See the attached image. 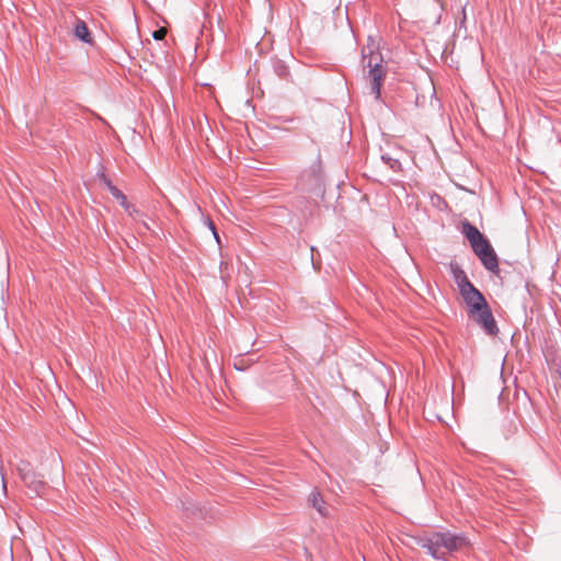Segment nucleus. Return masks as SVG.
I'll return each instance as SVG.
<instances>
[{
  "label": "nucleus",
  "mask_w": 561,
  "mask_h": 561,
  "mask_svg": "<svg viewBox=\"0 0 561 561\" xmlns=\"http://www.w3.org/2000/svg\"><path fill=\"white\" fill-rule=\"evenodd\" d=\"M415 545L426 550L433 559L446 561L447 556L458 552L470 545L468 537L460 533L424 531L412 537Z\"/></svg>",
  "instance_id": "1"
},
{
  "label": "nucleus",
  "mask_w": 561,
  "mask_h": 561,
  "mask_svg": "<svg viewBox=\"0 0 561 561\" xmlns=\"http://www.w3.org/2000/svg\"><path fill=\"white\" fill-rule=\"evenodd\" d=\"M297 185L301 191L310 193L317 197L324 196V174L319 161L314 162L305 170L298 179Z\"/></svg>",
  "instance_id": "2"
},
{
  "label": "nucleus",
  "mask_w": 561,
  "mask_h": 561,
  "mask_svg": "<svg viewBox=\"0 0 561 561\" xmlns=\"http://www.w3.org/2000/svg\"><path fill=\"white\" fill-rule=\"evenodd\" d=\"M382 58L379 56V60L374 61L373 53H369V57L363 50V66L368 68V77L370 78V90L375 98L378 100L381 93L382 82L387 75L386 68L382 66Z\"/></svg>",
  "instance_id": "3"
},
{
  "label": "nucleus",
  "mask_w": 561,
  "mask_h": 561,
  "mask_svg": "<svg viewBox=\"0 0 561 561\" xmlns=\"http://www.w3.org/2000/svg\"><path fill=\"white\" fill-rule=\"evenodd\" d=\"M468 317L473 320L486 335L495 336L499 333V327L492 313L489 304L481 307L479 310H472L467 313Z\"/></svg>",
  "instance_id": "4"
},
{
  "label": "nucleus",
  "mask_w": 561,
  "mask_h": 561,
  "mask_svg": "<svg viewBox=\"0 0 561 561\" xmlns=\"http://www.w3.org/2000/svg\"><path fill=\"white\" fill-rule=\"evenodd\" d=\"M459 294L466 305L467 313L479 310L488 304L483 294L473 284L460 290Z\"/></svg>",
  "instance_id": "5"
},
{
  "label": "nucleus",
  "mask_w": 561,
  "mask_h": 561,
  "mask_svg": "<svg viewBox=\"0 0 561 561\" xmlns=\"http://www.w3.org/2000/svg\"><path fill=\"white\" fill-rule=\"evenodd\" d=\"M478 257L485 270L492 272L493 274L500 273L499 257L492 245L484 250L480 255H478Z\"/></svg>",
  "instance_id": "6"
},
{
  "label": "nucleus",
  "mask_w": 561,
  "mask_h": 561,
  "mask_svg": "<svg viewBox=\"0 0 561 561\" xmlns=\"http://www.w3.org/2000/svg\"><path fill=\"white\" fill-rule=\"evenodd\" d=\"M111 195L119 202V205L126 210V213L135 220L141 216L140 211L127 201L126 195L118 188H111Z\"/></svg>",
  "instance_id": "7"
},
{
  "label": "nucleus",
  "mask_w": 561,
  "mask_h": 561,
  "mask_svg": "<svg viewBox=\"0 0 561 561\" xmlns=\"http://www.w3.org/2000/svg\"><path fill=\"white\" fill-rule=\"evenodd\" d=\"M449 271L458 286L459 291L472 284L468 278L466 272L457 262L453 261L449 263Z\"/></svg>",
  "instance_id": "8"
},
{
  "label": "nucleus",
  "mask_w": 561,
  "mask_h": 561,
  "mask_svg": "<svg viewBox=\"0 0 561 561\" xmlns=\"http://www.w3.org/2000/svg\"><path fill=\"white\" fill-rule=\"evenodd\" d=\"M309 502H310L311 506H312L313 508H316V510H317V512H318L322 517H327V516H329V510H328V507H327V505H325V502H324V500H323V497H322L321 493H320L317 489H314V490L311 492V494H310V496H309Z\"/></svg>",
  "instance_id": "9"
},
{
  "label": "nucleus",
  "mask_w": 561,
  "mask_h": 561,
  "mask_svg": "<svg viewBox=\"0 0 561 561\" xmlns=\"http://www.w3.org/2000/svg\"><path fill=\"white\" fill-rule=\"evenodd\" d=\"M461 232L468 239L469 243L484 237V234L481 233L479 229L468 220H463L461 222Z\"/></svg>",
  "instance_id": "10"
},
{
  "label": "nucleus",
  "mask_w": 561,
  "mask_h": 561,
  "mask_svg": "<svg viewBox=\"0 0 561 561\" xmlns=\"http://www.w3.org/2000/svg\"><path fill=\"white\" fill-rule=\"evenodd\" d=\"M272 68L274 73L280 79L287 80L290 76L289 67L282 59L273 58Z\"/></svg>",
  "instance_id": "11"
},
{
  "label": "nucleus",
  "mask_w": 561,
  "mask_h": 561,
  "mask_svg": "<svg viewBox=\"0 0 561 561\" xmlns=\"http://www.w3.org/2000/svg\"><path fill=\"white\" fill-rule=\"evenodd\" d=\"M75 35L83 43H91V33L83 21H79L75 26Z\"/></svg>",
  "instance_id": "12"
},
{
  "label": "nucleus",
  "mask_w": 561,
  "mask_h": 561,
  "mask_svg": "<svg viewBox=\"0 0 561 561\" xmlns=\"http://www.w3.org/2000/svg\"><path fill=\"white\" fill-rule=\"evenodd\" d=\"M471 248H472V251L474 252V254L478 256L480 255L484 250H486L488 248L491 247V243L490 241L488 240V238L484 236L483 238L479 239V240H476V241H472L470 243Z\"/></svg>",
  "instance_id": "13"
},
{
  "label": "nucleus",
  "mask_w": 561,
  "mask_h": 561,
  "mask_svg": "<svg viewBox=\"0 0 561 561\" xmlns=\"http://www.w3.org/2000/svg\"><path fill=\"white\" fill-rule=\"evenodd\" d=\"M381 159L385 161V163H387L389 165V168L392 171L398 172L401 170V163L398 159L391 158L388 154H382Z\"/></svg>",
  "instance_id": "14"
},
{
  "label": "nucleus",
  "mask_w": 561,
  "mask_h": 561,
  "mask_svg": "<svg viewBox=\"0 0 561 561\" xmlns=\"http://www.w3.org/2000/svg\"><path fill=\"white\" fill-rule=\"evenodd\" d=\"M101 176H102V181L104 182L105 186L107 187V190H108L110 192H111V188L116 187V186L111 182V180L104 175V173H102V175H101Z\"/></svg>",
  "instance_id": "15"
},
{
  "label": "nucleus",
  "mask_w": 561,
  "mask_h": 561,
  "mask_svg": "<svg viewBox=\"0 0 561 561\" xmlns=\"http://www.w3.org/2000/svg\"><path fill=\"white\" fill-rule=\"evenodd\" d=\"M208 227L211 230V232H213L215 239L217 240V242H219V236H218L216 226H215V224L211 220L208 221Z\"/></svg>",
  "instance_id": "16"
},
{
  "label": "nucleus",
  "mask_w": 561,
  "mask_h": 561,
  "mask_svg": "<svg viewBox=\"0 0 561 561\" xmlns=\"http://www.w3.org/2000/svg\"><path fill=\"white\" fill-rule=\"evenodd\" d=\"M152 35H153L154 39L160 41L164 36V31L163 30L154 31Z\"/></svg>",
  "instance_id": "17"
},
{
  "label": "nucleus",
  "mask_w": 561,
  "mask_h": 561,
  "mask_svg": "<svg viewBox=\"0 0 561 561\" xmlns=\"http://www.w3.org/2000/svg\"><path fill=\"white\" fill-rule=\"evenodd\" d=\"M234 368L237 370L243 371L245 369V367L243 366V359H240V360L234 363Z\"/></svg>",
  "instance_id": "18"
},
{
  "label": "nucleus",
  "mask_w": 561,
  "mask_h": 561,
  "mask_svg": "<svg viewBox=\"0 0 561 561\" xmlns=\"http://www.w3.org/2000/svg\"><path fill=\"white\" fill-rule=\"evenodd\" d=\"M310 251H311V262H312L313 267H316V263H314V259H313V252L316 251V248L311 247Z\"/></svg>",
  "instance_id": "19"
},
{
  "label": "nucleus",
  "mask_w": 561,
  "mask_h": 561,
  "mask_svg": "<svg viewBox=\"0 0 561 561\" xmlns=\"http://www.w3.org/2000/svg\"><path fill=\"white\" fill-rule=\"evenodd\" d=\"M141 224L145 227V229L150 230V228H149V226H148V224L146 221H141Z\"/></svg>",
  "instance_id": "20"
}]
</instances>
